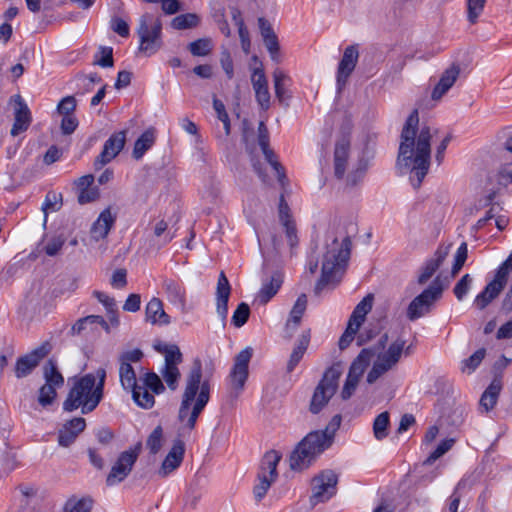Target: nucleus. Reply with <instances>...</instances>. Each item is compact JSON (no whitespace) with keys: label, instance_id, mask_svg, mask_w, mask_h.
Returning <instances> with one entry per match:
<instances>
[{"label":"nucleus","instance_id":"f257e3e1","mask_svg":"<svg viewBox=\"0 0 512 512\" xmlns=\"http://www.w3.org/2000/svg\"><path fill=\"white\" fill-rule=\"evenodd\" d=\"M431 138V128L426 124L419 126L418 110L414 109L401 131L397 166L410 171L415 189L420 187L430 167Z\"/></svg>","mask_w":512,"mask_h":512},{"label":"nucleus","instance_id":"f03ea898","mask_svg":"<svg viewBox=\"0 0 512 512\" xmlns=\"http://www.w3.org/2000/svg\"><path fill=\"white\" fill-rule=\"evenodd\" d=\"M214 362L210 359L206 362L205 377L203 379L202 364L199 359L186 375L184 391L178 410V420L182 424L181 436L189 435L195 428L196 422L210 400V378L214 374Z\"/></svg>","mask_w":512,"mask_h":512},{"label":"nucleus","instance_id":"7ed1b4c3","mask_svg":"<svg viewBox=\"0 0 512 512\" xmlns=\"http://www.w3.org/2000/svg\"><path fill=\"white\" fill-rule=\"evenodd\" d=\"M105 379L104 368H98L95 373H88L76 379L63 402L64 411L73 412L78 408L82 414L94 411L103 399Z\"/></svg>","mask_w":512,"mask_h":512},{"label":"nucleus","instance_id":"20e7f679","mask_svg":"<svg viewBox=\"0 0 512 512\" xmlns=\"http://www.w3.org/2000/svg\"><path fill=\"white\" fill-rule=\"evenodd\" d=\"M341 421V415L336 414L324 430L308 433L292 452L290 468L299 471L308 468L321 453L332 445Z\"/></svg>","mask_w":512,"mask_h":512},{"label":"nucleus","instance_id":"39448f33","mask_svg":"<svg viewBox=\"0 0 512 512\" xmlns=\"http://www.w3.org/2000/svg\"><path fill=\"white\" fill-rule=\"evenodd\" d=\"M326 252L323 256L321 277L315 285V294H320L324 287L334 281H339L351 252V240L345 236L341 242L336 235L327 237Z\"/></svg>","mask_w":512,"mask_h":512},{"label":"nucleus","instance_id":"423d86ee","mask_svg":"<svg viewBox=\"0 0 512 512\" xmlns=\"http://www.w3.org/2000/svg\"><path fill=\"white\" fill-rule=\"evenodd\" d=\"M139 37V52L146 56L155 54L162 46V22L151 13L143 14L136 30Z\"/></svg>","mask_w":512,"mask_h":512},{"label":"nucleus","instance_id":"0eeeda50","mask_svg":"<svg viewBox=\"0 0 512 512\" xmlns=\"http://www.w3.org/2000/svg\"><path fill=\"white\" fill-rule=\"evenodd\" d=\"M341 375L342 368L338 363L326 369L312 395L309 406L311 413L318 414L328 404L338 389Z\"/></svg>","mask_w":512,"mask_h":512},{"label":"nucleus","instance_id":"6e6552de","mask_svg":"<svg viewBox=\"0 0 512 512\" xmlns=\"http://www.w3.org/2000/svg\"><path fill=\"white\" fill-rule=\"evenodd\" d=\"M405 344V340L398 338L393 341L385 351L378 354L376 361L373 363L367 375V382L369 384H373L382 375L394 369L399 363L403 352H405L406 355L410 353L411 347L408 346L405 349Z\"/></svg>","mask_w":512,"mask_h":512},{"label":"nucleus","instance_id":"1a4fd4ad","mask_svg":"<svg viewBox=\"0 0 512 512\" xmlns=\"http://www.w3.org/2000/svg\"><path fill=\"white\" fill-rule=\"evenodd\" d=\"M447 286L448 281H444L440 276H437L428 288L410 302L406 313L407 318L410 321H415L429 313L434 303L441 298Z\"/></svg>","mask_w":512,"mask_h":512},{"label":"nucleus","instance_id":"9d476101","mask_svg":"<svg viewBox=\"0 0 512 512\" xmlns=\"http://www.w3.org/2000/svg\"><path fill=\"white\" fill-rule=\"evenodd\" d=\"M280 460L281 455L275 450L268 451L263 456L258 472V483L253 488L257 501H261L265 497L272 483L277 479V465Z\"/></svg>","mask_w":512,"mask_h":512},{"label":"nucleus","instance_id":"9b49d317","mask_svg":"<svg viewBox=\"0 0 512 512\" xmlns=\"http://www.w3.org/2000/svg\"><path fill=\"white\" fill-rule=\"evenodd\" d=\"M252 354V348L246 347L234 358V364L227 378L230 395L233 398H237L244 390L249 375V363Z\"/></svg>","mask_w":512,"mask_h":512},{"label":"nucleus","instance_id":"f8f14e48","mask_svg":"<svg viewBox=\"0 0 512 512\" xmlns=\"http://www.w3.org/2000/svg\"><path fill=\"white\" fill-rule=\"evenodd\" d=\"M373 357V352L369 349H363L356 359L352 362L343 389L341 391V398L348 400L356 390L360 378L364 371L369 366Z\"/></svg>","mask_w":512,"mask_h":512},{"label":"nucleus","instance_id":"ddd939ff","mask_svg":"<svg viewBox=\"0 0 512 512\" xmlns=\"http://www.w3.org/2000/svg\"><path fill=\"white\" fill-rule=\"evenodd\" d=\"M141 444H137L134 448L123 451L112 466L106 482L107 485L113 486L122 482L131 472L135 462L138 459Z\"/></svg>","mask_w":512,"mask_h":512},{"label":"nucleus","instance_id":"4468645a","mask_svg":"<svg viewBox=\"0 0 512 512\" xmlns=\"http://www.w3.org/2000/svg\"><path fill=\"white\" fill-rule=\"evenodd\" d=\"M165 364L161 370L163 380L168 388L172 391L176 390L181 378L178 365L182 363L183 356L177 345H169L164 349Z\"/></svg>","mask_w":512,"mask_h":512},{"label":"nucleus","instance_id":"2eb2a0df","mask_svg":"<svg viewBox=\"0 0 512 512\" xmlns=\"http://www.w3.org/2000/svg\"><path fill=\"white\" fill-rule=\"evenodd\" d=\"M337 475L327 470L312 480V495L310 501L313 505L329 500L336 493Z\"/></svg>","mask_w":512,"mask_h":512},{"label":"nucleus","instance_id":"dca6fc26","mask_svg":"<svg viewBox=\"0 0 512 512\" xmlns=\"http://www.w3.org/2000/svg\"><path fill=\"white\" fill-rule=\"evenodd\" d=\"M51 349V344L45 341L30 353L18 358L15 366L16 377L20 379L28 376L39 365L40 361L50 353Z\"/></svg>","mask_w":512,"mask_h":512},{"label":"nucleus","instance_id":"f3484780","mask_svg":"<svg viewBox=\"0 0 512 512\" xmlns=\"http://www.w3.org/2000/svg\"><path fill=\"white\" fill-rule=\"evenodd\" d=\"M126 142V131L122 130L112 134L104 143L103 150L94 161L96 169L102 168L104 165L114 159L123 149Z\"/></svg>","mask_w":512,"mask_h":512},{"label":"nucleus","instance_id":"a211bd4d","mask_svg":"<svg viewBox=\"0 0 512 512\" xmlns=\"http://www.w3.org/2000/svg\"><path fill=\"white\" fill-rule=\"evenodd\" d=\"M185 454V443L183 440L177 438L173 441L172 447L164 458L157 475L161 478H166L174 472L183 462Z\"/></svg>","mask_w":512,"mask_h":512},{"label":"nucleus","instance_id":"6ab92c4d","mask_svg":"<svg viewBox=\"0 0 512 512\" xmlns=\"http://www.w3.org/2000/svg\"><path fill=\"white\" fill-rule=\"evenodd\" d=\"M358 56V50L355 46H348L344 50L342 59L340 60L337 69L338 91H341L345 87L349 76L352 74L356 67Z\"/></svg>","mask_w":512,"mask_h":512},{"label":"nucleus","instance_id":"aec40b11","mask_svg":"<svg viewBox=\"0 0 512 512\" xmlns=\"http://www.w3.org/2000/svg\"><path fill=\"white\" fill-rule=\"evenodd\" d=\"M231 294V285L222 271L219 274L216 286V313L219 316L223 326L226 325L228 315V301Z\"/></svg>","mask_w":512,"mask_h":512},{"label":"nucleus","instance_id":"412c9836","mask_svg":"<svg viewBox=\"0 0 512 512\" xmlns=\"http://www.w3.org/2000/svg\"><path fill=\"white\" fill-rule=\"evenodd\" d=\"M251 83L255 92V98L262 110L270 108V92L265 73L260 68H255L251 75Z\"/></svg>","mask_w":512,"mask_h":512},{"label":"nucleus","instance_id":"4be33fe9","mask_svg":"<svg viewBox=\"0 0 512 512\" xmlns=\"http://www.w3.org/2000/svg\"><path fill=\"white\" fill-rule=\"evenodd\" d=\"M94 175L87 174L74 181L79 204L91 203L99 198V190L94 184Z\"/></svg>","mask_w":512,"mask_h":512},{"label":"nucleus","instance_id":"5701e85b","mask_svg":"<svg viewBox=\"0 0 512 512\" xmlns=\"http://www.w3.org/2000/svg\"><path fill=\"white\" fill-rule=\"evenodd\" d=\"M86 421L82 417H75L67 421L58 432V443L62 447H69L78 435L85 429Z\"/></svg>","mask_w":512,"mask_h":512},{"label":"nucleus","instance_id":"b1692460","mask_svg":"<svg viewBox=\"0 0 512 512\" xmlns=\"http://www.w3.org/2000/svg\"><path fill=\"white\" fill-rule=\"evenodd\" d=\"M460 71V66L453 63L442 73L431 93L432 100L439 101L450 90L459 77Z\"/></svg>","mask_w":512,"mask_h":512},{"label":"nucleus","instance_id":"393cba45","mask_svg":"<svg viewBox=\"0 0 512 512\" xmlns=\"http://www.w3.org/2000/svg\"><path fill=\"white\" fill-rule=\"evenodd\" d=\"M162 288L172 305L180 308L182 312L186 311V290L181 282L166 278L162 282Z\"/></svg>","mask_w":512,"mask_h":512},{"label":"nucleus","instance_id":"a878e982","mask_svg":"<svg viewBox=\"0 0 512 512\" xmlns=\"http://www.w3.org/2000/svg\"><path fill=\"white\" fill-rule=\"evenodd\" d=\"M31 121V112L27 104L20 96H17L16 107L14 111V123L10 131L11 135L17 136L21 132L26 131L30 126Z\"/></svg>","mask_w":512,"mask_h":512},{"label":"nucleus","instance_id":"bb28decb","mask_svg":"<svg viewBox=\"0 0 512 512\" xmlns=\"http://www.w3.org/2000/svg\"><path fill=\"white\" fill-rule=\"evenodd\" d=\"M350 141L343 137L337 141L334 150V175L338 179H342L345 175L348 157H349Z\"/></svg>","mask_w":512,"mask_h":512},{"label":"nucleus","instance_id":"cd10ccee","mask_svg":"<svg viewBox=\"0 0 512 512\" xmlns=\"http://www.w3.org/2000/svg\"><path fill=\"white\" fill-rule=\"evenodd\" d=\"M115 220L116 216L111 213L110 208L103 210L91 227V237L95 241L106 238L114 225Z\"/></svg>","mask_w":512,"mask_h":512},{"label":"nucleus","instance_id":"c85d7f7f","mask_svg":"<svg viewBox=\"0 0 512 512\" xmlns=\"http://www.w3.org/2000/svg\"><path fill=\"white\" fill-rule=\"evenodd\" d=\"M506 283V281L498 278L495 274L494 279L476 296L474 301L475 305L481 310L484 309L500 294Z\"/></svg>","mask_w":512,"mask_h":512},{"label":"nucleus","instance_id":"c756f323","mask_svg":"<svg viewBox=\"0 0 512 512\" xmlns=\"http://www.w3.org/2000/svg\"><path fill=\"white\" fill-rule=\"evenodd\" d=\"M145 318L153 325L166 326L170 324V316L164 311L162 301L153 297L146 305Z\"/></svg>","mask_w":512,"mask_h":512},{"label":"nucleus","instance_id":"7c9ffc66","mask_svg":"<svg viewBox=\"0 0 512 512\" xmlns=\"http://www.w3.org/2000/svg\"><path fill=\"white\" fill-rule=\"evenodd\" d=\"M448 248H438L434 256L428 260L418 276V283L425 284L443 264L448 255Z\"/></svg>","mask_w":512,"mask_h":512},{"label":"nucleus","instance_id":"2f4dec72","mask_svg":"<svg viewBox=\"0 0 512 512\" xmlns=\"http://www.w3.org/2000/svg\"><path fill=\"white\" fill-rule=\"evenodd\" d=\"M282 282L281 274L274 273L268 282L263 283L257 295V301L262 305H266L277 294Z\"/></svg>","mask_w":512,"mask_h":512},{"label":"nucleus","instance_id":"473e14b6","mask_svg":"<svg viewBox=\"0 0 512 512\" xmlns=\"http://www.w3.org/2000/svg\"><path fill=\"white\" fill-rule=\"evenodd\" d=\"M502 389V382L500 379L495 378L492 380L490 385L486 388V390L481 395L479 405L486 412L492 410L497 403L499 394Z\"/></svg>","mask_w":512,"mask_h":512},{"label":"nucleus","instance_id":"72a5a7b5","mask_svg":"<svg viewBox=\"0 0 512 512\" xmlns=\"http://www.w3.org/2000/svg\"><path fill=\"white\" fill-rule=\"evenodd\" d=\"M307 307V297L305 294H301L290 311V317L286 322V331H290L289 337L299 326L302 316Z\"/></svg>","mask_w":512,"mask_h":512},{"label":"nucleus","instance_id":"f704fd0d","mask_svg":"<svg viewBox=\"0 0 512 512\" xmlns=\"http://www.w3.org/2000/svg\"><path fill=\"white\" fill-rule=\"evenodd\" d=\"M310 342V331L303 332L296 342L287 363V372H292L303 358Z\"/></svg>","mask_w":512,"mask_h":512},{"label":"nucleus","instance_id":"c9c22d12","mask_svg":"<svg viewBox=\"0 0 512 512\" xmlns=\"http://www.w3.org/2000/svg\"><path fill=\"white\" fill-rule=\"evenodd\" d=\"M93 325L102 326L107 332L109 331V326L107 322L104 320L102 316L99 315H89L77 320V322L71 327L70 335H80L85 332L88 327L92 330Z\"/></svg>","mask_w":512,"mask_h":512},{"label":"nucleus","instance_id":"e433bc0d","mask_svg":"<svg viewBox=\"0 0 512 512\" xmlns=\"http://www.w3.org/2000/svg\"><path fill=\"white\" fill-rule=\"evenodd\" d=\"M148 390L145 386L137 384L128 391L132 393V398L139 407L150 409L155 404V398Z\"/></svg>","mask_w":512,"mask_h":512},{"label":"nucleus","instance_id":"4c0bfd02","mask_svg":"<svg viewBox=\"0 0 512 512\" xmlns=\"http://www.w3.org/2000/svg\"><path fill=\"white\" fill-rule=\"evenodd\" d=\"M155 142V133L153 129H148L136 140L133 149V157L141 159L145 152L152 147Z\"/></svg>","mask_w":512,"mask_h":512},{"label":"nucleus","instance_id":"58836bf2","mask_svg":"<svg viewBox=\"0 0 512 512\" xmlns=\"http://www.w3.org/2000/svg\"><path fill=\"white\" fill-rule=\"evenodd\" d=\"M43 375L46 384L53 385L57 388L64 384V378L59 372L56 362L53 359H49L43 367Z\"/></svg>","mask_w":512,"mask_h":512},{"label":"nucleus","instance_id":"ea45409f","mask_svg":"<svg viewBox=\"0 0 512 512\" xmlns=\"http://www.w3.org/2000/svg\"><path fill=\"white\" fill-rule=\"evenodd\" d=\"M289 76L281 69H275L273 72L274 90L277 99L284 102L290 96L287 94L286 82L289 81Z\"/></svg>","mask_w":512,"mask_h":512},{"label":"nucleus","instance_id":"a19ab883","mask_svg":"<svg viewBox=\"0 0 512 512\" xmlns=\"http://www.w3.org/2000/svg\"><path fill=\"white\" fill-rule=\"evenodd\" d=\"M119 377H120L121 386L125 390H129L138 384L134 368L129 363H126V362L120 363Z\"/></svg>","mask_w":512,"mask_h":512},{"label":"nucleus","instance_id":"79ce46f5","mask_svg":"<svg viewBox=\"0 0 512 512\" xmlns=\"http://www.w3.org/2000/svg\"><path fill=\"white\" fill-rule=\"evenodd\" d=\"M390 415L387 411L380 413L373 422V433L377 440H383L388 436Z\"/></svg>","mask_w":512,"mask_h":512},{"label":"nucleus","instance_id":"37998d69","mask_svg":"<svg viewBox=\"0 0 512 512\" xmlns=\"http://www.w3.org/2000/svg\"><path fill=\"white\" fill-rule=\"evenodd\" d=\"M93 506V501L89 497H83V498H76L71 497L69 498L65 505H64V511L65 512H90Z\"/></svg>","mask_w":512,"mask_h":512},{"label":"nucleus","instance_id":"c03bdc74","mask_svg":"<svg viewBox=\"0 0 512 512\" xmlns=\"http://www.w3.org/2000/svg\"><path fill=\"white\" fill-rule=\"evenodd\" d=\"M200 19L195 13L181 14L173 18L171 26L176 30L191 29L196 27Z\"/></svg>","mask_w":512,"mask_h":512},{"label":"nucleus","instance_id":"a18cd8bd","mask_svg":"<svg viewBox=\"0 0 512 512\" xmlns=\"http://www.w3.org/2000/svg\"><path fill=\"white\" fill-rule=\"evenodd\" d=\"M163 443V429L159 425L150 433L147 438L146 446L149 449L151 454H157Z\"/></svg>","mask_w":512,"mask_h":512},{"label":"nucleus","instance_id":"49530a36","mask_svg":"<svg viewBox=\"0 0 512 512\" xmlns=\"http://www.w3.org/2000/svg\"><path fill=\"white\" fill-rule=\"evenodd\" d=\"M142 382V385L150 389L154 394H161L165 390L161 378L154 372L146 373L142 378Z\"/></svg>","mask_w":512,"mask_h":512},{"label":"nucleus","instance_id":"de8ad7c7","mask_svg":"<svg viewBox=\"0 0 512 512\" xmlns=\"http://www.w3.org/2000/svg\"><path fill=\"white\" fill-rule=\"evenodd\" d=\"M486 355V350L484 348L478 349L474 352L469 358L463 360L461 370L462 372H473L482 362Z\"/></svg>","mask_w":512,"mask_h":512},{"label":"nucleus","instance_id":"09e8293b","mask_svg":"<svg viewBox=\"0 0 512 512\" xmlns=\"http://www.w3.org/2000/svg\"><path fill=\"white\" fill-rule=\"evenodd\" d=\"M188 48L194 56H206L212 50V42L209 38H201L191 42Z\"/></svg>","mask_w":512,"mask_h":512},{"label":"nucleus","instance_id":"8fccbe9b","mask_svg":"<svg viewBox=\"0 0 512 512\" xmlns=\"http://www.w3.org/2000/svg\"><path fill=\"white\" fill-rule=\"evenodd\" d=\"M250 315L249 305L245 302L240 303L232 315L231 322L235 327H242Z\"/></svg>","mask_w":512,"mask_h":512},{"label":"nucleus","instance_id":"3c124183","mask_svg":"<svg viewBox=\"0 0 512 512\" xmlns=\"http://www.w3.org/2000/svg\"><path fill=\"white\" fill-rule=\"evenodd\" d=\"M485 3L486 0H467V17L471 24L476 23L484 10Z\"/></svg>","mask_w":512,"mask_h":512},{"label":"nucleus","instance_id":"603ef678","mask_svg":"<svg viewBox=\"0 0 512 512\" xmlns=\"http://www.w3.org/2000/svg\"><path fill=\"white\" fill-rule=\"evenodd\" d=\"M455 440L453 438H447L442 440L436 449L428 456L425 463L432 464L441 456H443L446 452H448L454 445Z\"/></svg>","mask_w":512,"mask_h":512},{"label":"nucleus","instance_id":"864d4df0","mask_svg":"<svg viewBox=\"0 0 512 512\" xmlns=\"http://www.w3.org/2000/svg\"><path fill=\"white\" fill-rule=\"evenodd\" d=\"M56 389H57V387L45 383L39 389V396H38L39 404L42 405L43 407L51 405L57 395Z\"/></svg>","mask_w":512,"mask_h":512},{"label":"nucleus","instance_id":"5fc2aeb1","mask_svg":"<svg viewBox=\"0 0 512 512\" xmlns=\"http://www.w3.org/2000/svg\"><path fill=\"white\" fill-rule=\"evenodd\" d=\"M372 302L373 296L371 294L367 295L356 305L351 315L360 319V321H364L366 315L372 309Z\"/></svg>","mask_w":512,"mask_h":512},{"label":"nucleus","instance_id":"6e6d98bb","mask_svg":"<svg viewBox=\"0 0 512 512\" xmlns=\"http://www.w3.org/2000/svg\"><path fill=\"white\" fill-rule=\"evenodd\" d=\"M468 254V248L467 243L463 242L457 249L455 258H454V264L451 271V276L454 277L456 274L459 273V271L462 269L463 265L465 264V261L467 259Z\"/></svg>","mask_w":512,"mask_h":512},{"label":"nucleus","instance_id":"4d7b16f0","mask_svg":"<svg viewBox=\"0 0 512 512\" xmlns=\"http://www.w3.org/2000/svg\"><path fill=\"white\" fill-rule=\"evenodd\" d=\"M472 283V277L469 274H465L456 283L453 292L458 300H462L470 289Z\"/></svg>","mask_w":512,"mask_h":512},{"label":"nucleus","instance_id":"13d9d810","mask_svg":"<svg viewBox=\"0 0 512 512\" xmlns=\"http://www.w3.org/2000/svg\"><path fill=\"white\" fill-rule=\"evenodd\" d=\"M62 204V194L61 193H55V192H48L45 201L42 206L43 211L52 210L56 211L60 209Z\"/></svg>","mask_w":512,"mask_h":512},{"label":"nucleus","instance_id":"bf43d9fd","mask_svg":"<svg viewBox=\"0 0 512 512\" xmlns=\"http://www.w3.org/2000/svg\"><path fill=\"white\" fill-rule=\"evenodd\" d=\"M93 296L105 307L107 314L115 316L116 301L104 292L94 291Z\"/></svg>","mask_w":512,"mask_h":512},{"label":"nucleus","instance_id":"052dcab7","mask_svg":"<svg viewBox=\"0 0 512 512\" xmlns=\"http://www.w3.org/2000/svg\"><path fill=\"white\" fill-rule=\"evenodd\" d=\"M262 151H263V154L265 156V159L267 160V162L274 168V170L276 171V173L278 174V179L280 182L283 181V179L285 178V174H284V169L283 167L280 165V163H278L275 159H274V153L271 149H269V146H266L265 148H261Z\"/></svg>","mask_w":512,"mask_h":512},{"label":"nucleus","instance_id":"680f3d73","mask_svg":"<svg viewBox=\"0 0 512 512\" xmlns=\"http://www.w3.org/2000/svg\"><path fill=\"white\" fill-rule=\"evenodd\" d=\"M65 239L62 236L51 238L45 245L44 251L48 256H55L62 249Z\"/></svg>","mask_w":512,"mask_h":512},{"label":"nucleus","instance_id":"e2e57ef3","mask_svg":"<svg viewBox=\"0 0 512 512\" xmlns=\"http://www.w3.org/2000/svg\"><path fill=\"white\" fill-rule=\"evenodd\" d=\"M110 28L121 37H128L130 34L128 23L119 17H114L111 19Z\"/></svg>","mask_w":512,"mask_h":512},{"label":"nucleus","instance_id":"0e129e2a","mask_svg":"<svg viewBox=\"0 0 512 512\" xmlns=\"http://www.w3.org/2000/svg\"><path fill=\"white\" fill-rule=\"evenodd\" d=\"M76 108V100L73 96L64 97L58 104L57 110L63 116L72 115Z\"/></svg>","mask_w":512,"mask_h":512},{"label":"nucleus","instance_id":"69168bd1","mask_svg":"<svg viewBox=\"0 0 512 512\" xmlns=\"http://www.w3.org/2000/svg\"><path fill=\"white\" fill-rule=\"evenodd\" d=\"M264 44L267 50L270 53L272 60L279 62L278 53H279V43L276 34L263 38Z\"/></svg>","mask_w":512,"mask_h":512},{"label":"nucleus","instance_id":"338daca9","mask_svg":"<svg viewBox=\"0 0 512 512\" xmlns=\"http://www.w3.org/2000/svg\"><path fill=\"white\" fill-rule=\"evenodd\" d=\"M78 127V120L73 115L63 116L61 121V131L64 135L72 134Z\"/></svg>","mask_w":512,"mask_h":512},{"label":"nucleus","instance_id":"774afa93","mask_svg":"<svg viewBox=\"0 0 512 512\" xmlns=\"http://www.w3.org/2000/svg\"><path fill=\"white\" fill-rule=\"evenodd\" d=\"M111 285L114 288H124L127 285V272L125 269H117L111 277Z\"/></svg>","mask_w":512,"mask_h":512}]
</instances>
